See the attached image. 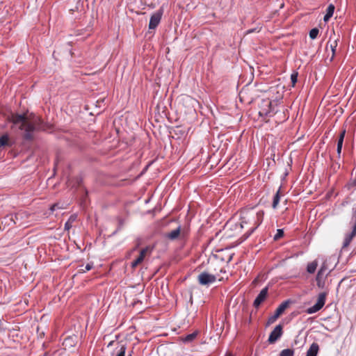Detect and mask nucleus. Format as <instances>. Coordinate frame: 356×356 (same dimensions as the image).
<instances>
[{
  "instance_id": "f257e3e1",
  "label": "nucleus",
  "mask_w": 356,
  "mask_h": 356,
  "mask_svg": "<svg viewBox=\"0 0 356 356\" xmlns=\"http://www.w3.org/2000/svg\"><path fill=\"white\" fill-rule=\"evenodd\" d=\"M9 120L13 123V128L22 131L23 139L27 141L33 140L35 131H47L49 129V125L35 115L31 118V115L27 116L26 114L13 113Z\"/></svg>"
},
{
  "instance_id": "f03ea898",
  "label": "nucleus",
  "mask_w": 356,
  "mask_h": 356,
  "mask_svg": "<svg viewBox=\"0 0 356 356\" xmlns=\"http://www.w3.org/2000/svg\"><path fill=\"white\" fill-rule=\"evenodd\" d=\"M241 227L243 228L245 224H250V227L246 237L250 236L263 221L264 213L263 211H255L253 209H245L241 211Z\"/></svg>"
},
{
  "instance_id": "7ed1b4c3",
  "label": "nucleus",
  "mask_w": 356,
  "mask_h": 356,
  "mask_svg": "<svg viewBox=\"0 0 356 356\" xmlns=\"http://www.w3.org/2000/svg\"><path fill=\"white\" fill-rule=\"evenodd\" d=\"M277 113L272 104V102L268 99L263 100L259 107V114L260 116L271 117Z\"/></svg>"
},
{
  "instance_id": "20e7f679",
  "label": "nucleus",
  "mask_w": 356,
  "mask_h": 356,
  "mask_svg": "<svg viewBox=\"0 0 356 356\" xmlns=\"http://www.w3.org/2000/svg\"><path fill=\"white\" fill-rule=\"evenodd\" d=\"M325 300L326 293L324 292L319 293L316 304L314 305L312 307H310L307 309V314H312L318 312L324 306L325 303Z\"/></svg>"
},
{
  "instance_id": "39448f33",
  "label": "nucleus",
  "mask_w": 356,
  "mask_h": 356,
  "mask_svg": "<svg viewBox=\"0 0 356 356\" xmlns=\"http://www.w3.org/2000/svg\"><path fill=\"white\" fill-rule=\"evenodd\" d=\"M325 300L326 293L324 292L319 293L316 304L314 305L312 307H310L307 309V314H312L318 312L324 306L325 303Z\"/></svg>"
},
{
  "instance_id": "423d86ee",
  "label": "nucleus",
  "mask_w": 356,
  "mask_h": 356,
  "mask_svg": "<svg viewBox=\"0 0 356 356\" xmlns=\"http://www.w3.org/2000/svg\"><path fill=\"white\" fill-rule=\"evenodd\" d=\"M154 250L153 246H146L140 251L138 257L131 262V266L135 268L138 265L141 264L146 256H150Z\"/></svg>"
},
{
  "instance_id": "0eeeda50",
  "label": "nucleus",
  "mask_w": 356,
  "mask_h": 356,
  "mask_svg": "<svg viewBox=\"0 0 356 356\" xmlns=\"http://www.w3.org/2000/svg\"><path fill=\"white\" fill-rule=\"evenodd\" d=\"M218 275L202 272L198 275L197 280L201 285H209L216 280Z\"/></svg>"
},
{
  "instance_id": "6e6552de",
  "label": "nucleus",
  "mask_w": 356,
  "mask_h": 356,
  "mask_svg": "<svg viewBox=\"0 0 356 356\" xmlns=\"http://www.w3.org/2000/svg\"><path fill=\"white\" fill-rule=\"evenodd\" d=\"M290 303L289 300H286L282 302L279 307L275 310V312L273 316H270L268 318V324L274 323L277 318L285 311V309L289 307Z\"/></svg>"
},
{
  "instance_id": "1a4fd4ad",
  "label": "nucleus",
  "mask_w": 356,
  "mask_h": 356,
  "mask_svg": "<svg viewBox=\"0 0 356 356\" xmlns=\"http://www.w3.org/2000/svg\"><path fill=\"white\" fill-rule=\"evenodd\" d=\"M283 327L282 325H277L275 326V327L273 329V330L270 332L269 337H268V342L270 343H274L275 341H277L282 335L283 333Z\"/></svg>"
},
{
  "instance_id": "9d476101",
  "label": "nucleus",
  "mask_w": 356,
  "mask_h": 356,
  "mask_svg": "<svg viewBox=\"0 0 356 356\" xmlns=\"http://www.w3.org/2000/svg\"><path fill=\"white\" fill-rule=\"evenodd\" d=\"M162 14L163 12L160 10L152 15L149 23V29H155L158 26L161 22Z\"/></svg>"
},
{
  "instance_id": "9b49d317",
  "label": "nucleus",
  "mask_w": 356,
  "mask_h": 356,
  "mask_svg": "<svg viewBox=\"0 0 356 356\" xmlns=\"http://www.w3.org/2000/svg\"><path fill=\"white\" fill-rule=\"evenodd\" d=\"M268 296V287H265L260 293L258 294V296L256 297L255 300H254L253 305L254 307L257 308L259 307L261 304L266 300Z\"/></svg>"
},
{
  "instance_id": "f8f14e48",
  "label": "nucleus",
  "mask_w": 356,
  "mask_h": 356,
  "mask_svg": "<svg viewBox=\"0 0 356 356\" xmlns=\"http://www.w3.org/2000/svg\"><path fill=\"white\" fill-rule=\"evenodd\" d=\"M356 236V223L353 225L352 231L350 233L346 234L342 248H346L351 243L353 238Z\"/></svg>"
},
{
  "instance_id": "ddd939ff",
  "label": "nucleus",
  "mask_w": 356,
  "mask_h": 356,
  "mask_svg": "<svg viewBox=\"0 0 356 356\" xmlns=\"http://www.w3.org/2000/svg\"><path fill=\"white\" fill-rule=\"evenodd\" d=\"M326 270H327L326 265H325V264H323L321 266L319 270L318 271L317 275H316V281H317L318 285H320V283L324 279Z\"/></svg>"
},
{
  "instance_id": "4468645a",
  "label": "nucleus",
  "mask_w": 356,
  "mask_h": 356,
  "mask_svg": "<svg viewBox=\"0 0 356 356\" xmlns=\"http://www.w3.org/2000/svg\"><path fill=\"white\" fill-rule=\"evenodd\" d=\"M198 334V331H195L191 334H188L186 336H182L180 337L181 340L185 343H188L194 341V339L197 337Z\"/></svg>"
},
{
  "instance_id": "2eb2a0df",
  "label": "nucleus",
  "mask_w": 356,
  "mask_h": 356,
  "mask_svg": "<svg viewBox=\"0 0 356 356\" xmlns=\"http://www.w3.org/2000/svg\"><path fill=\"white\" fill-rule=\"evenodd\" d=\"M319 350V346L316 343H313L307 352L306 356H316Z\"/></svg>"
},
{
  "instance_id": "dca6fc26",
  "label": "nucleus",
  "mask_w": 356,
  "mask_h": 356,
  "mask_svg": "<svg viewBox=\"0 0 356 356\" xmlns=\"http://www.w3.org/2000/svg\"><path fill=\"white\" fill-rule=\"evenodd\" d=\"M181 228L180 227H177V229L171 231L167 234V237L171 240H175L178 238L179 234H180Z\"/></svg>"
},
{
  "instance_id": "f3484780",
  "label": "nucleus",
  "mask_w": 356,
  "mask_h": 356,
  "mask_svg": "<svg viewBox=\"0 0 356 356\" xmlns=\"http://www.w3.org/2000/svg\"><path fill=\"white\" fill-rule=\"evenodd\" d=\"M318 266V261L316 260L313 261L307 264V271L309 273H314Z\"/></svg>"
},
{
  "instance_id": "a211bd4d",
  "label": "nucleus",
  "mask_w": 356,
  "mask_h": 356,
  "mask_svg": "<svg viewBox=\"0 0 356 356\" xmlns=\"http://www.w3.org/2000/svg\"><path fill=\"white\" fill-rule=\"evenodd\" d=\"M346 131L345 129L341 130V131L339 136V138L337 140V146L343 147V140H344V137L346 135Z\"/></svg>"
},
{
  "instance_id": "6ab92c4d",
  "label": "nucleus",
  "mask_w": 356,
  "mask_h": 356,
  "mask_svg": "<svg viewBox=\"0 0 356 356\" xmlns=\"http://www.w3.org/2000/svg\"><path fill=\"white\" fill-rule=\"evenodd\" d=\"M293 355H294V350L291 349V348L284 349L280 353V356H293Z\"/></svg>"
},
{
  "instance_id": "aec40b11",
  "label": "nucleus",
  "mask_w": 356,
  "mask_h": 356,
  "mask_svg": "<svg viewBox=\"0 0 356 356\" xmlns=\"http://www.w3.org/2000/svg\"><path fill=\"white\" fill-rule=\"evenodd\" d=\"M127 350V346L124 344H121L118 350V353L116 356H125V353Z\"/></svg>"
},
{
  "instance_id": "412c9836",
  "label": "nucleus",
  "mask_w": 356,
  "mask_h": 356,
  "mask_svg": "<svg viewBox=\"0 0 356 356\" xmlns=\"http://www.w3.org/2000/svg\"><path fill=\"white\" fill-rule=\"evenodd\" d=\"M9 138L8 135L5 134L0 137V147L6 146L8 143Z\"/></svg>"
},
{
  "instance_id": "4be33fe9",
  "label": "nucleus",
  "mask_w": 356,
  "mask_h": 356,
  "mask_svg": "<svg viewBox=\"0 0 356 356\" xmlns=\"http://www.w3.org/2000/svg\"><path fill=\"white\" fill-rule=\"evenodd\" d=\"M337 46V40H334L333 42L330 44V49L332 51V56L330 58V61H332L334 57Z\"/></svg>"
},
{
  "instance_id": "5701e85b",
  "label": "nucleus",
  "mask_w": 356,
  "mask_h": 356,
  "mask_svg": "<svg viewBox=\"0 0 356 356\" xmlns=\"http://www.w3.org/2000/svg\"><path fill=\"white\" fill-rule=\"evenodd\" d=\"M319 30L317 28H314L309 31V37L311 39L314 40L317 38Z\"/></svg>"
},
{
  "instance_id": "b1692460",
  "label": "nucleus",
  "mask_w": 356,
  "mask_h": 356,
  "mask_svg": "<svg viewBox=\"0 0 356 356\" xmlns=\"http://www.w3.org/2000/svg\"><path fill=\"white\" fill-rule=\"evenodd\" d=\"M284 235V232L282 229H277V233L274 236V240L277 241L278 239H280V238H282Z\"/></svg>"
},
{
  "instance_id": "393cba45",
  "label": "nucleus",
  "mask_w": 356,
  "mask_h": 356,
  "mask_svg": "<svg viewBox=\"0 0 356 356\" xmlns=\"http://www.w3.org/2000/svg\"><path fill=\"white\" fill-rule=\"evenodd\" d=\"M334 11V6L332 4H330L327 8L326 13L332 16Z\"/></svg>"
},
{
  "instance_id": "a878e982",
  "label": "nucleus",
  "mask_w": 356,
  "mask_h": 356,
  "mask_svg": "<svg viewBox=\"0 0 356 356\" xmlns=\"http://www.w3.org/2000/svg\"><path fill=\"white\" fill-rule=\"evenodd\" d=\"M297 80H298V73L297 72L292 73L291 75V81L293 86L296 84V83L297 82Z\"/></svg>"
},
{
  "instance_id": "bb28decb",
  "label": "nucleus",
  "mask_w": 356,
  "mask_h": 356,
  "mask_svg": "<svg viewBox=\"0 0 356 356\" xmlns=\"http://www.w3.org/2000/svg\"><path fill=\"white\" fill-rule=\"evenodd\" d=\"M93 267V265L92 264H87L85 266V268L84 269H82L81 270L83 272H86V271H89Z\"/></svg>"
},
{
  "instance_id": "cd10ccee",
  "label": "nucleus",
  "mask_w": 356,
  "mask_h": 356,
  "mask_svg": "<svg viewBox=\"0 0 356 356\" xmlns=\"http://www.w3.org/2000/svg\"><path fill=\"white\" fill-rule=\"evenodd\" d=\"M332 168L334 171H337L340 168V163L338 162H336L332 165Z\"/></svg>"
},
{
  "instance_id": "c85d7f7f",
  "label": "nucleus",
  "mask_w": 356,
  "mask_h": 356,
  "mask_svg": "<svg viewBox=\"0 0 356 356\" xmlns=\"http://www.w3.org/2000/svg\"><path fill=\"white\" fill-rule=\"evenodd\" d=\"M72 227V223L71 221L67 220L65 224V229L69 230Z\"/></svg>"
},
{
  "instance_id": "c756f323",
  "label": "nucleus",
  "mask_w": 356,
  "mask_h": 356,
  "mask_svg": "<svg viewBox=\"0 0 356 356\" xmlns=\"http://www.w3.org/2000/svg\"><path fill=\"white\" fill-rule=\"evenodd\" d=\"M280 188L275 193V194L273 198V200H280Z\"/></svg>"
},
{
  "instance_id": "7c9ffc66",
  "label": "nucleus",
  "mask_w": 356,
  "mask_h": 356,
  "mask_svg": "<svg viewBox=\"0 0 356 356\" xmlns=\"http://www.w3.org/2000/svg\"><path fill=\"white\" fill-rule=\"evenodd\" d=\"M351 223L353 225L356 223V208L354 209V211H353Z\"/></svg>"
},
{
  "instance_id": "2f4dec72",
  "label": "nucleus",
  "mask_w": 356,
  "mask_h": 356,
  "mask_svg": "<svg viewBox=\"0 0 356 356\" xmlns=\"http://www.w3.org/2000/svg\"><path fill=\"white\" fill-rule=\"evenodd\" d=\"M341 150H342V146L337 145V153L338 158H340V156H341Z\"/></svg>"
},
{
  "instance_id": "473e14b6",
  "label": "nucleus",
  "mask_w": 356,
  "mask_h": 356,
  "mask_svg": "<svg viewBox=\"0 0 356 356\" xmlns=\"http://www.w3.org/2000/svg\"><path fill=\"white\" fill-rule=\"evenodd\" d=\"M332 17V15H328V14H327V13H326V14L325 15L324 17H323V20H324L325 22H327V21H328V20H329Z\"/></svg>"
},
{
  "instance_id": "72a5a7b5",
  "label": "nucleus",
  "mask_w": 356,
  "mask_h": 356,
  "mask_svg": "<svg viewBox=\"0 0 356 356\" xmlns=\"http://www.w3.org/2000/svg\"><path fill=\"white\" fill-rule=\"evenodd\" d=\"M76 216H74V215H72L70 217V218L68 219L69 221H71L72 223L76 220Z\"/></svg>"
},
{
  "instance_id": "f704fd0d",
  "label": "nucleus",
  "mask_w": 356,
  "mask_h": 356,
  "mask_svg": "<svg viewBox=\"0 0 356 356\" xmlns=\"http://www.w3.org/2000/svg\"><path fill=\"white\" fill-rule=\"evenodd\" d=\"M140 240L138 239V241H137V244H136V247L133 248L132 251H135V250L138 248V246L140 245Z\"/></svg>"
},
{
  "instance_id": "c9c22d12",
  "label": "nucleus",
  "mask_w": 356,
  "mask_h": 356,
  "mask_svg": "<svg viewBox=\"0 0 356 356\" xmlns=\"http://www.w3.org/2000/svg\"><path fill=\"white\" fill-rule=\"evenodd\" d=\"M280 202H273V209H276L277 206Z\"/></svg>"
},
{
  "instance_id": "e433bc0d",
  "label": "nucleus",
  "mask_w": 356,
  "mask_h": 356,
  "mask_svg": "<svg viewBox=\"0 0 356 356\" xmlns=\"http://www.w3.org/2000/svg\"><path fill=\"white\" fill-rule=\"evenodd\" d=\"M56 207H57V204H54V205L51 207V209L52 211H54V210H55Z\"/></svg>"
},
{
  "instance_id": "4c0bfd02",
  "label": "nucleus",
  "mask_w": 356,
  "mask_h": 356,
  "mask_svg": "<svg viewBox=\"0 0 356 356\" xmlns=\"http://www.w3.org/2000/svg\"><path fill=\"white\" fill-rule=\"evenodd\" d=\"M80 182H81V180L79 179H76V183H77L78 185L80 184Z\"/></svg>"
},
{
  "instance_id": "58836bf2",
  "label": "nucleus",
  "mask_w": 356,
  "mask_h": 356,
  "mask_svg": "<svg viewBox=\"0 0 356 356\" xmlns=\"http://www.w3.org/2000/svg\"><path fill=\"white\" fill-rule=\"evenodd\" d=\"M252 32H253V29H250V30H248V33H252Z\"/></svg>"
},
{
  "instance_id": "ea45409f",
  "label": "nucleus",
  "mask_w": 356,
  "mask_h": 356,
  "mask_svg": "<svg viewBox=\"0 0 356 356\" xmlns=\"http://www.w3.org/2000/svg\"><path fill=\"white\" fill-rule=\"evenodd\" d=\"M220 273H225V270H223L222 268H221V269L220 270Z\"/></svg>"
},
{
  "instance_id": "a19ab883",
  "label": "nucleus",
  "mask_w": 356,
  "mask_h": 356,
  "mask_svg": "<svg viewBox=\"0 0 356 356\" xmlns=\"http://www.w3.org/2000/svg\"><path fill=\"white\" fill-rule=\"evenodd\" d=\"M113 341H111L109 343H108V346H111L113 344Z\"/></svg>"
},
{
  "instance_id": "79ce46f5",
  "label": "nucleus",
  "mask_w": 356,
  "mask_h": 356,
  "mask_svg": "<svg viewBox=\"0 0 356 356\" xmlns=\"http://www.w3.org/2000/svg\"><path fill=\"white\" fill-rule=\"evenodd\" d=\"M68 181H69V184H68L69 186L71 185V181L69 180Z\"/></svg>"
},
{
  "instance_id": "37998d69",
  "label": "nucleus",
  "mask_w": 356,
  "mask_h": 356,
  "mask_svg": "<svg viewBox=\"0 0 356 356\" xmlns=\"http://www.w3.org/2000/svg\"><path fill=\"white\" fill-rule=\"evenodd\" d=\"M128 356H131V353H130Z\"/></svg>"
},
{
  "instance_id": "c03bdc74",
  "label": "nucleus",
  "mask_w": 356,
  "mask_h": 356,
  "mask_svg": "<svg viewBox=\"0 0 356 356\" xmlns=\"http://www.w3.org/2000/svg\"><path fill=\"white\" fill-rule=\"evenodd\" d=\"M86 1H87L88 0H85Z\"/></svg>"
}]
</instances>
